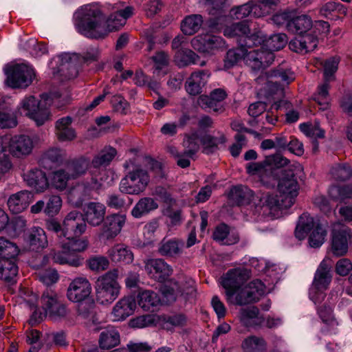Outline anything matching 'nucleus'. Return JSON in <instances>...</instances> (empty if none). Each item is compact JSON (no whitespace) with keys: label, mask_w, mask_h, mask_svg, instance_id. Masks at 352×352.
Wrapping results in <instances>:
<instances>
[{"label":"nucleus","mask_w":352,"mask_h":352,"mask_svg":"<svg viewBox=\"0 0 352 352\" xmlns=\"http://www.w3.org/2000/svg\"><path fill=\"white\" fill-rule=\"evenodd\" d=\"M113 12L107 19L94 5H86L78 9L74 15L75 26L81 34L91 38H103L110 32L122 27L126 20L133 14V8L116 3Z\"/></svg>","instance_id":"nucleus-1"},{"label":"nucleus","mask_w":352,"mask_h":352,"mask_svg":"<svg viewBox=\"0 0 352 352\" xmlns=\"http://www.w3.org/2000/svg\"><path fill=\"white\" fill-rule=\"evenodd\" d=\"M99 56L100 51L96 47H88L82 55L63 53L56 58L59 63L58 70L66 78H74L78 74V67L80 65L97 61Z\"/></svg>","instance_id":"nucleus-2"},{"label":"nucleus","mask_w":352,"mask_h":352,"mask_svg":"<svg viewBox=\"0 0 352 352\" xmlns=\"http://www.w3.org/2000/svg\"><path fill=\"white\" fill-rule=\"evenodd\" d=\"M46 228L54 232L58 238L71 239L74 237H80L85 233L87 224L83 215L78 211H72L65 217L63 225L55 219L46 221Z\"/></svg>","instance_id":"nucleus-3"},{"label":"nucleus","mask_w":352,"mask_h":352,"mask_svg":"<svg viewBox=\"0 0 352 352\" xmlns=\"http://www.w3.org/2000/svg\"><path fill=\"white\" fill-rule=\"evenodd\" d=\"M294 80L295 74L291 69L278 67L261 74L256 80L258 84H265L266 96L277 95L280 98L284 95L285 87Z\"/></svg>","instance_id":"nucleus-4"},{"label":"nucleus","mask_w":352,"mask_h":352,"mask_svg":"<svg viewBox=\"0 0 352 352\" xmlns=\"http://www.w3.org/2000/svg\"><path fill=\"white\" fill-rule=\"evenodd\" d=\"M311 230L312 232L309 237V245L314 248L320 247L324 242L327 231L314 217L304 213L299 217L295 236L299 240H302Z\"/></svg>","instance_id":"nucleus-5"},{"label":"nucleus","mask_w":352,"mask_h":352,"mask_svg":"<svg viewBox=\"0 0 352 352\" xmlns=\"http://www.w3.org/2000/svg\"><path fill=\"white\" fill-rule=\"evenodd\" d=\"M118 277V271L115 269L98 278L95 289L96 300L99 303L110 304L119 296L120 286Z\"/></svg>","instance_id":"nucleus-6"},{"label":"nucleus","mask_w":352,"mask_h":352,"mask_svg":"<svg viewBox=\"0 0 352 352\" xmlns=\"http://www.w3.org/2000/svg\"><path fill=\"white\" fill-rule=\"evenodd\" d=\"M265 292L264 284L259 280H255L238 290L229 292L226 296L228 302L243 306L258 301Z\"/></svg>","instance_id":"nucleus-7"},{"label":"nucleus","mask_w":352,"mask_h":352,"mask_svg":"<svg viewBox=\"0 0 352 352\" xmlns=\"http://www.w3.org/2000/svg\"><path fill=\"white\" fill-rule=\"evenodd\" d=\"M300 169L297 163H294L283 170L278 185L280 197L284 199L285 206H292L298 194V185L295 177L296 172Z\"/></svg>","instance_id":"nucleus-8"},{"label":"nucleus","mask_w":352,"mask_h":352,"mask_svg":"<svg viewBox=\"0 0 352 352\" xmlns=\"http://www.w3.org/2000/svg\"><path fill=\"white\" fill-rule=\"evenodd\" d=\"M21 115L28 117L37 126H41L51 120V113L43 107L42 102L33 96L25 97L18 107Z\"/></svg>","instance_id":"nucleus-9"},{"label":"nucleus","mask_w":352,"mask_h":352,"mask_svg":"<svg viewBox=\"0 0 352 352\" xmlns=\"http://www.w3.org/2000/svg\"><path fill=\"white\" fill-rule=\"evenodd\" d=\"M150 181L147 171L137 167L123 177L120 183V190L122 192L129 195H139L146 188Z\"/></svg>","instance_id":"nucleus-10"},{"label":"nucleus","mask_w":352,"mask_h":352,"mask_svg":"<svg viewBox=\"0 0 352 352\" xmlns=\"http://www.w3.org/2000/svg\"><path fill=\"white\" fill-rule=\"evenodd\" d=\"M102 187L100 182L94 176L76 183L68 192L69 201L76 207H80L83 202L91 198L94 191Z\"/></svg>","instance_id":"nucleus-11"},{"label":"nucleus","mask_w":352,"mask_h":352,"mask_svg":"<svg viewBox=\"0 0 352 352\" xmlns=\"http://www.w3.org/2000/svg\"><path fill=\"white\" fill-rule=\"evenodd\" d=\"M5 72L7 76L6 83L12 88H26L35 76L33 68L25 63L11 66Z\"/></svg>","instance_id":"nucleus-12"},{"label":"nucleus","mask_w":352,"mask_h":352,"mask_svg":"<svg viewBox=\"0 0 352 352\" xmlns=\"http://www.w3.org/2000/svg\"><path fill=\"white\" fill-rule=\"evenodd\" d=\"M331 228V251L337 256H343L348 252L352 230L339 222L333 223Z\"/></svg>","instance_id":"nucleus-13"},{"label":"nucleus","mask_w":352,"mask_h":352,"mask_svg":"<svg viewBox=\"0 0 352 352\" xmlns=\"http://www.w3.org/2000/svg\"><path fill=\"white\" fill-rule=\"evenodd\" d=\"M42 307L45 315L53 320L66 316L67 310L65 305L58 299L57 294L51 289L43 292L41 297Z\"/></svg>","instance_id":"nucleus-14"},{"label":"nucleus","mask_w":352,"mask_h":352,"mask_svg":"<svg viewBox=\"0 0 352 352\" xmlns=\"http://www.w3.org/2000/svg\"><path fill=\"white\" fill-rule=\"evenodd\" d=\"M144 269L151 278L164 282L173 273L172 267L162 258H150L144 261Z\"/></svg>","instance_id":"nucleus-15"},{"label":"nucleus","mask_w":352,"mask_h":352,"mask_svg":"<svg viewBox=\"0 0 352 352\" xmlns=\"http://www.w3.org/2000/svg\"><path fill=\"white\" fill-rule=\"evenodd\" d=\"M249 278L250 272L245 269L235 268L228 270L223 276L221 281V285L226 289V294L243 287Z\"/></svg>","instance_id":"nucleus-16"},{"label":"nucleus","mask_w":352,"mask_h":352,"mask_svg":"<svg viewBox=\"0 0 352 352\" xmlns=\"http://www.w3.org/2000/svg\"><path fill=\"white\" fill-rule=\"evenodd\" d=\"M244 60L246 64L254 70H259L268 66L274 60V54L265 49L248 50L246 48Z\"/></svg>","instance_id":"nucleus-17"},{"label":"nucleus","mask_w":352,"mask_h":352,"mask_svg":"<svg viewBox=\"0 0 352 352\" xmlns=\"http://www.w3.org/2000/svg\"><path fill=\"white\" fill-rule=\"evenodd\" d=\"M191 44L194 50L204 54H212L224 46L223 39L214 35H201L194 38Z\"/></svg>","instance_id":"nucleus-18"},{"label":"nucleus","mask_w":352,"mask_h":352,"mask_svg":"<svg viewBox=\"0 0 352 352\" xmlns=\"http://www.w3.org/2000/svg\"><path fill=\"white\" fill-rule=\"evenodd\" d=\"M91 286L89 280L84 277L74 279L67 289V296L72 302L85 300L91 294Z\"/></svg>","instance_id":"nucleus-19"},{"label":"nucleus","mask_w":352,"mask_h":352,"mask_svg":"<svg viewBox=\"0 0 352 352\" xmlns=\"http://www.w3.org/2000/svg\"><path fill=\"white\" fill-rule=\"evenodd\" d=\"M1 137L8 139L4 145L9 143L10 153L16 157L29 155L34 148L33 141L28 135H15L11 139L7 136Z\"/></svg>","instance_id":"nucleus-20"},{"label":"nucleus","mask_w":352,"mask_h":352,"mask_svg":"<svg viewBox=\"0 0 352 352\" xmlns=\"http://www.w3.org/2000/svg\"><path fill=\"white\" fill-rule=\"evenodd\" d=\"M284 204V199L280 197V195L263 192L258 197V202L256 204V208L258 210H263V214H267L272 213V210L276 212L278 210L287 209L291 207L285 206Z\"/></svg>","instance_id":"nucleus-21"},{"label":"nucleus","mask_w":352,"mask_h":352,"mask_svg":"<svg viewBox=\"0 0 352 352\" xmlns=\"http://www.w3.org/2000/svg\"><path fill=\"white\" fill-rule=\"evenodd\" d=\"M125 221L126 217L123 214L107 216L102 227L101 236L107 240L113 239L120 232Z\"/></svg>","instance_id":"nucleus-22"},{"label":"nucleus","mask_w":352,"mask_h":352,"mask_svg":"<svg viewBox=\"0 0 352 352\" xmlns=\"http://www.w3.org/2000/svg\"><path fill=\"white\" fill-rule=\"evenodd\" d=\"M136 302L133 296H124L120 299L113 307L111 316L114 321H122L133 314Z\"/></svg>","instance_id":"nucleus-23"},{"label":"nucleus","mask_w":352,"mask_h":352,"mask_svg":"<svg viewBox=\"0 0 352 352\" xmlns=\"http://www.w3.org/2000/svg\"><path fill=\"white\" fill-rule=\"evenodd\" d=\"M106 214V206L100 202L91 201L84 208L83 218L92 226H98L103 222Z\"/></svg>","instance_id":"nucleus-24"},{"label":"nucleus","mask_w":352,"mask_h":352,"mask_svg":"<svg viewBox=\"0 0 352 352\" xmlns=\"http://www.w3.org/2000/svg\"><path fill=\"white\" fill-rule=\"evenodd\" d=\"M210 76V72L208 70H199L192 72L186 82V91L192 96L199 94Z\"/></svg>","instance_id":"nucleus-25"},{"label":"nucleus","mask_w":352,"mask_h":352,"mask_svg":"<svg viewBox=\"0 0 352 352\" xmlns=\"http://www.w3.org/2000/svg\"><path fill=\"white\" fill-rule=\"evenodd\" d=\"M34 195L28 190H21L10 196L8 206L10 210L15 214L25 210L32 201Z\"/></svg>","instance_id":"nucleus-26"},{"label":"nucleus","mask_w":352,"mask_h":352,"mask_svg":"<svg viewBox=\"0 0 352 352\" xmlns=\"http://www.w3.org/2000/svg\"><path fill=\"white\" fill-rule=\"evenodd\" d=\"M267 12L253 1L236 6L230 10V15L235 19H243L252 14L256 17L264 16Z\"/></svg>","instance_id":"nucleus-27"},{"label":"nucleus","mask_w":352,"mask_h":352,"mask_svg":"<svg viewBox=\"0 0 352 352\" xmlns=\"http://www.w3.org/2000/svg\"><path fill=\"white\" fill-rule=\"evenodd\" d=\"M23 179L28 186L37 192H43L48 187V181L45 172L40 169H32L23 175Z\"/></svg>","instance_id":"nucleus-28"},{"label":"nucleus","mask_w":352,"mask_h":352,"mask_svg":"<svg viewBox=\"0 0 352 352\" xmlns=\"http://www.w3.org/2000/svg\"><path fill=\"white\" fill-rule=\"evenodd\" d=\"M61 250L54 251L51 253L54 263L60 265H67L71 267H78L82 264V258L78 254L71 252L70 250Z\"/></svg>","instance_id":"nucleus-29"},{"label":"nucleus","mask_w":352,"mask_h":352,"mask_svg":"<svg viewBox=\"0 0 352 352\" xmlns=\"http://www.w3.org/2000/svg\"><path fill=\"white\" fill-rule=\"evenodd\" d=\"M184 242L177 239H164L158 245L157 252L167 258H176L179 256L183 252Z\"/></svg>","instance_id":"nucleus-30"},{"label":"nucleus","mask_w":352,"mask_h":352,"mask_svg":"<svg viewBox=\"0 0 352 352\" xmlns=\"http://www.w3.org/2000/svg\"><path fill=\"white\" fill-rule=\"evenodd\" d=\"M72 118L69 116L61 118L55 123V134L59 141L68 142L74 140L76 134L72 127Z\"/></svg>","instance_id":"nucleus-31"},{"label":"nucleus","mask_w":352,"mask_h":352,"mask_svg":"<svg viewBox=\"0 0 352 352\" xmlns=\"http://www.w3.org/2000/svg\"><path fill=\"white\" fill-rule=\"evenodd\" d=\"M208 6L209 14L214 18L209 20V26L212 28H217L224 21L223 9L227 0H204Z\"/></svg>","instance_id":"nucleus-32"},{"label":"nucleus","mask_w":352,"mask_h":352,"mask_svg":"<svg viewBox=\"0 0 352 352\" xmlns=\"http://www.w3.org/2000/svg\"><path fill=\"white\" fill-rule=\"evenodd\" d=\"M312 27L313 21L309 15L296 16L294 12L291 22L288 24V31L298 36H303L309 33Z\"/></svg>","instance_id":"nucleus-33"},{"label":"nucleus","mask_w":352,"mask_h":352,"mask_svg":"<svg viewBox=\"0 0 352 352\" xmlns=\"http://www.w3.org/2000/svg\"><path fill=\"white\" fill-rule=\"evenodd\" d=\"M331 281L330 267L324 261H322L318 267L314 281L311 285V294L317 291V289H327Z\"/></svg>","instance_id":"nucleus-34"},{"label":"nucleus","mask_w":352,"mask_h":352,"mask_svg":"<svg viewBox=\"0 0 352 352\" xmlns=\"http://www.w3.org/2000/svg\"><path fill=\"white\" fill-rule=\"evenodd\" d=\"M239 318L242 324L248 327H261L264 324L265 318L256 307L243 308L239 312Z\"/></svg>","instance_id":"nucleus-35"},{"label":"nucleus","mask_w":352,"mask_h":352,"mask_svg":"<svg viewBox=\"0 0 352 352\" xmlns=\"http://www.w3.org/2000/svg\"><path fill=\"white\" fill-rule=\"evenodd\" d=\"M25 241L30 250L38 252L47 246L48 241L43 229L33 228L26 235Z\"/></svg>","instance_id":"nucleus-36"},{"label":"nucleus","mask_w":352,"mask_h":352,"mask_svg":"<svg viewBox=\"0 0 352 352\" xmlns=\"http://www.w3.org/2000/svg\"><path fill=\"white\" fill-rule=\"evenodd\" d=\"M107 255L112 262L131 263L133 261V254L124 244L117 243L109 248Z\"/></svg>","instance_id":"nucleus-37"},{"label":"nucleus","mask_w":352,"mask_h":352,"mask_svg":"<svg viewBox=\"0 0 352 352\" xmlns=\"http://www.w3.org/2000/svg\"><path fill=\"white\" fill-rule=\"evenodd\" d=\"M90 161L88 158L80 157L68 162L65 167L72 179L83 176L89 169Z\"/></svg>","instance_id":"nucleus-38"},{"label":"nucleus","mask_w":352,"mask_h":352,"mask_svg":"<svg viewBox=\"0 0 352 352\" xmlns=\"http://www.w3.org/2000/svg\"><path fill=\"white\" fill-rule=\"evenodd\" d=\"M200 141L203 146V152L208 155L218 151L225 144L227 139L224 133L218 132L217 135H204Z\"/></svg>","instance_id":"nucleus-39"},{"label":"nucleus","mask_w":352,"mask_h":352,"mask_svg":"<svg viewBox=\"0 0 352 352\" xmlns=\"http://www.w3.org/2000/svg\"><path fill=\"white\" fill-rule=\"evenodd\" d=\"M254 197L252 190L245 186H236L230 189L229 199L238 206L249 204Z\"/></svg>","instance_id":"nucleus-40"},{"label":"nucleus","mask_w":352,"mask_h":352,"mask_svg":"<svg viewBox=\"0 0 352 352\" xmlns=\"http://www.w3.org/2000/svg\"><path fill=\"white\" fill-rule=\"evenodd\" d=\"M137 298L140 307L146 311H154L160 302L157 294L152 290L140 292Z\"/></svg>","instance_id":"nucleus-41"},{"label":"nucleus","mask_w":352,"mask_h":352,"mask_svg":"<svg viewBox=\"0 0 352 352\" xmlns=\"http://www.w3.org/2000/svg\"><path fill=\"white\" fill-rule=\"evenodd\" d=\"M120 342V333L113 327H109L103 330L99 337L98 343L103 350H109L118 346Z\"/></svg>","instance_id":"nucleus-42"},{"label":"nucleus","mask_w":352,"mask_h":352,"mask_svg":"<svg viewBox=\"0 0 352 352\" xmlns=\"http://www.w3.org/2000/svg\"><path fill=\"white\" fill-rule=\"evenodd\" d=\"M213 239L222 245H231L236 243L239 237L237 233L229 231L228 226L221 224L215 228L213 232Z\"/></svg>","instance_id":"nucleus-43"},{"label":"nucleus","mask_w":352,"mask_h":352,"mask_svg":"<svg viewBox=\"0 0 352 352\" xmlns=\"http://www.w3.org/2000/svg\"><path fill=\"white\" fill-rule=\"evenodd\" d=\"M309 40L308 46H305L303 36H299L298 38H295L290 41L289 43V49L296 53L305 54L314 51L318 46L317 36H311L307 38Z\"/></svg>","instance_id":"nucleus-44"},{"label":"nucleus","mask_w":352,"mask_h":352,"mask_svg":"<svg viewBox=\"0 0 352 352\" xmlns=\"http://www.w3.org/2000/svg\"><path fill=\"white\" fill-rule=\"evenodd\" d=\"M158 204L151 197H144L140 199L131 211L132 215L135 218H140L144 214L157 209Z\"/></svg>","instance_id":"nucleus-45"},{"label":"nucleus","mask_w":352,"mask_h":352,"mask_svg":"<svg viewBox=\"0 0 352 352\" xmlns=\"http://www.w3.org/2000/svg\"><path fill=\"white\" fill-rule=\"evenodd\" d=\"M250 33V26L248 21H243L241 22L234 23L229 26H227L224 30L223 34L226 36L232 37H241L245 38L248 34ZM241 42V39L240 41Z\"/></svg>","instance_id":"nucleus-46"},{"label":"nucleus","mask_w":352,"mask_h":352,"mask_svg":"<svg viewBox=\"0 0 352 352\" xmlns=\"http://www.w3.org/2000/svg\"><path fill=\"white\" fill-rule=\"evenodd\" d=\"M266 37L265 34L261 30L254 28L252 32L250 31V33L247 34L242 43L244 47L248 49L254 46H260L259 49L261 50L265 49Z\"/></svg>","instance_id":"nucleus-47"},{"label":"nucleus","mask_w":352,"mask_h":352,"mask_svg":"<svg viewBox=\"0 0 352 352\" xmlns=\"http://www.w3.org/2000/svg\"><path fill=\"white\" fill-rule=\"evenodd\" d=\"M18 273L15 259H0V279L11 282Z\"/></svg>","instance_id":"nucleus-48"},{"label":"nucleus","mask_w":352,"mask_h":352,"mask_svg":"<svg viewBox=\"0 0 352 352\" xmlns=\"http://www.w3.org/2000/svg\"><path fill=\"white\" fill-rule=\"evenodd\" d=\"M117 154L116 150L113 147H105L96 155L91 161L94 168H99L108 166Z\"/></svg>","instance_id":"nucleus-49"},{"label":"nucleus","mask_w":352,"mask_h":352,"mask_svg":"<svg viewBox=\"0 0 352 352\" xmlns=\"http://www.w3.org/2000/svg\"><path fill=\"white\" fill-rule=\"evenodd\" d=\"M199 56L189 49L178 50L175 55V62L179 67H186L198 63Z\"/></svg>","instance_id":"nucleus-50"},{"label":"nucleus","mask_w":352,"mask_h":352,"mask_svg":"<svg viewBox=\"0 0 352 352\" xmlns=\"http://www.w3.org/2000/svg\"><path fill=\"white\" fill-rule=\"evenodd\" d=\"M202 23V16L199 14L188 16L181 24L182 31L186 35H192L200 29Z\"/></svg>","instance_id":"nucleus-51"},{"label":"nucleus","mask_w":352,"mask_h":352,"mask_svg":"<svg viewBox=\"0 0 352 352\" xmlns=\"http://www.w3.org/2000/svg\"><path fill=\"white\" fill-rule=\"evenodd\" d=\"M89 245V241L87 239L80 237H74L71 239H65L60 241V247L65 250H70L71 252L78 254L86 250Z\"/></svg>","instance_id":"nucleus-52"},{"label":"nucleus","mask_w":352,"mask_h":352,"mask_svg":"<svg viewBox=\"0 0 352 352\" xmlns=\"http://www.w3.org/2000/svg\"><path fill=\"white\" fill-rule=\"evenodd\" d=\"M239 47L229 50L227 52L226 56L224 58V67L230 69L236 64L242 58L244 59L246 53V48L244 47L243 44L239 41Z\"/></svg>","instance_id":"nucleus-53"},{"label":"nucleus","mask_w":352,"mask_h":352,"mask_svg":"<svg viewBox=\"0 0 352 352\" xmlns=\"http://www.w3.org/2000/svg\"><path fill=\"white\" fill-rule=\"evenodd\" d=\"M242 347L245 352H265L267 343L262 338L250 336L243 341Z\"/></svg>","instance_id":"nucleus-54"},{"label":"nucleus","mask_w":352,"mask_h":352,"mask_svg":"<svg viewBox=\"0 0 352 352\" xmlns=\"http://www.w3.org/2000/svg\"><path fill=\"white\" fill-rule=\"evenodd\" d=\"M199 142L201 141L197 133L186 135L183 141V146L185 148L184 154L187 157H192L199 150Z\"/></svg>","instance_id":"nucleus-55"},{"label":"nucleus","mask_w":352,"mask_h":352,"mask_svg":"<svg viewBox=\"0 0 352 352\" xmlns=\"http://www.w3.org/2000/svg\"><path fill=\"white\" fill-rule=\"evenodd\" d=\"M69 180H72V179L66 169L65 168H60L52 173L51 184L56 189L63 190L67 188Z\"/></svg>","instance_id":"nucleus-56"},{"label":"nucleus","mask_w":352,"mask_h":352,"mask_svg":"<svg viewBox=\"0 0 352 352\" xmlns=\"http://www.w3.org/2000/svg\"><path fill=\"white\" fill-rule=\"evenodd\" d=\"M19 254L15 243L5 238H0V259H15Z\"/></svg>","instance_id":"nucleus-57"},{"label":"nucleus","mask_w":352,"mask_h":352,"mask_svg":"<svg viewBox=\"0 0 352 352\" xmlns=\"http://www.w3.org/2000/svg\"><path fill=\"white\" fill-rule=\"evenodd\" d=\"M287 43V36L284 33L275 34L266 37L265 50L272 52L283 49Z\"/></svg>","instance_id":"nucleus-58"},{"label":"nucleus","mask_w":352,"mask_h":352,"mask_svg":"<svg viewBox=\"0 0 352 352\" xmlns=\"http://www.w3.org/2000/svg\"><path fill=\"white\" fill-rule=\"evenodd\" d=\"M134 83L138 87H146L148 89L157 92L160 83L146 76L142 71H137L133 78Z\"/></svg>","instance_id":"nucleus-59"},{"label":"nucleus","mask_w":352,"mask_h":352,"mask_svg":"<svg viewBox=\"0 0 352 352\" xmlns=\"http://www.w3.org/2000/svg\"><path fill=\"white\" fill-rule=\"evenodd\" d=\"M329 81L325 80L324 82L318 87L317 93L314 96V100L320 106V109L323 110L327 109L329 104Z\"/></svg>","instance_id":"nucleus-60"},{"label":"nucleus","mask_w":352,"mask_h":352,"mask_svg":"<svg viewBox=\"0 0 352 352\" xmlns=\"http://www.w3.org/2000/svg\"><path fill=\"white\" fill-rule=\"evenodd\" d=\"M329 195L336 201H342L352 195V188L349 186H332L329 189Z\"/></svg>","instance_id":"nucleus-61"},{"label":"nucleus","mask_w":352,"mask_h":352,"mask_svg":"<svg viewBox=\"0 0 352 352\" xmlns=\"http://www.w3.org/2000/svg\"><path fill=\"white\" fill-rule=\"evenodd\" d=\"M87 265L93 272H100L106 270L109 265V259L102 255H94L87 260Z\"/></svg>","instance_id":"nucleus-62"},{"label":"nucleus","mask_w":352,"mask_h":352,"mask_svg":"<svg viewBox=\"0 0 352 352\" xmlns=\"http://www.w3.org/2000/svg\"><path fill=\"white\" fill-rule=\"evenodd\" d=\"M44 212L49 217H54L58 213L62 206L61 198L58 195H50L45 197Z\"/></svg>","instance_id":"nucleus-63"},{"label":"nucleus","mask_w":352,"mask_h":352,"mask_svg":"<svg viewBox=\"0 0 352 352\" xmlns=\"http://www.w3.org/2000/svg\"><path fill=\"white\" fill-rule=\"evenodd\" d=\"M162 294L167 302H173L176 300L177 297L180 295L182 290L179 287L177 281L171 280L169 285H164L162 289Z\"/></svg>","instance_id":"nucleus-64"}]
</instances>
